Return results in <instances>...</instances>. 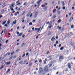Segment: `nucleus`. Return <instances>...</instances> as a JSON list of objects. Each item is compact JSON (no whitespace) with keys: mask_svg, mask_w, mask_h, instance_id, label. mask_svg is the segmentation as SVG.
<instances>
[{"mask_svg":"<svg viewBox=\"0 0 75 75\" xmlns=\"http://www.w3.org/2000/svg\"><path fill=\"white\" fill-rule=\"evenodd\" d=\"M15 4L14 3H13L10 6V10H11V11H13L12 12V13H15V11H14V10L13 9V8H14V7Z\"/></svg>","mask_w":75,"mask_h":75,"instance_id":"nucleus-1","label":"nucleus"},{"mask_svg":"<svg viewBox=\"0 0 75 75\" xmlns=\"http://www.w3.org/2000/svg\"><path fill=\"white\" fill-rule=\"evenodd\" d=\"M44 70L45 72H47L48 71V66H46L44 69Z\"/></svg>","mask_w":75,"mask_h":75,"instance_id":"nucleus-2","label":"nucleus"},{"mask_svg":"<svg viewBox=\"0 0 75 75\" xmlns=\"http://www.w3.org/2000/svg\"><path fill=\"white\" fill-rule=\"evenodd\" d=\"M43 71V70H42V68H40V69H39V71H38V73L39 74H41V72H42Z\"/></svg>","mask_w":75,"mask_h":75,"instance_id":"nucleus-3","label":"nucleus"},{"mask_svg":"<svg viewBox=\"0 0 75 75\" xmlns=\"http://www.w3.org/2000/svg\"><path fill=\"white\" fill-rule=\"evenodd\" d=\"M7 29H6V28H5L4 29V30L2 31V33H1V34H3V32H4V34H5V33H7Z\"/></svg>","mask_w":75,"mask_h":75,"instance_id":"nucleus-4","label":"nucleus"},{"mask_svg":"<svg viewBox=\"0 0 75 75\" xmlns=\"http://www.w3.org/2000/svg\"><path fill=\"white\" fill-rule=\"evenodd\" d=\"M68 66L69 68L71 69V64H70L69 63H68Z\"/></svg>","mask_w":75,"mask_h":75,"instance_id":"nucleus-5","label":"nucleus"},{"mask_svg":"<svg viewBox=\"0 0 75 75\" xmlns=\"http://www.w3.org/2000/svg\"><path fill=\"white\" fill-rule=\"evenodd\" d=\"M73 19H74V18H73V17L72 16L70 18L69 22L70 23V22H71V21H72L73 20Z\"/></svg>","mask_w":75,"mask_h":75,"instance_id":"nucleus-6","label":"nucleus"},{"mask_svg":"<svg viewBox=\"0 0 75 75\" xmlns=\"http://www.w3.org/2000/svg\"><path fill=\"white\" fill-rule=\"evenodd\" d=\"M4 10L2 9L1 10V12L0 13L1 14H3L4 13Z\"/></svg>","mask_w":75,"mask_h":75,"instance_id":"nucleus-7","label":"nucleus"},{"mask_svg":"<svg viewBox=\"0 0 75 75\" xmlns=\"http://www.w3.org/2000/svg\"><path fill=\"white\" fill-rule=\"evenodd\" d=\"M41 1H42V0H40V1H38L36 3H37V4H40V2H41Z\"/></svg>","mask_w":75,"mask_h":75,"instance_id":"nucleus-8","label":"nucleus"},{"mask_svg":"<svg viewBox=\"0 0 75 75\" xmlns=\"http://www.w3.org/2000/svg\"><path fill=\"white\" fill-rule=\"evenodd\" d=\"M37 14H38V12H37L35 13V16H34V18H36L37 17Z\"/></svg>","mask_w":75,"mask_h":75,"instance_id":"nucleus-9","label":"nucleus"},{"mask_svg":"<svg viewBox=\"0 0 75 75\" xmlns=\"http://www.w3.org/2000/svg\"><path fill=\"white\" fill-rule=\"evenodd\" d=\"M10 23V19H8L6 23L8 24V25H9V23Z\"/></svg>","mask_w":75,"mask_h":75,"instance_id":"nucleus-10","label":"nucleus"},{"mask_svg":"<svg viewBox=\"0 0 75 75\" xmlns=\"http://www.w3.org/2000/svg\"><path fill=\"white\" fill-rule=\"evenodd\" d=\"M55 40V38L54 37H52L51 39V41H54Z\"/></svg>","mask_w":75,"mask_h":75,"instance_id":"nucleus-11","label":"nucleus"},{"mask_svg":"<svg viewBox=\"0 0 75 75\" xmlns=\"http://www.w3.org/2000/svg\"><path fill=\"white\" fill-rule=\"evenodd\" d=\"M47 61V59L46 58L44 61V64H46V61Z\"/></svg>","mask_w":75,"mask_h":75,"instance_id":"nucleus-12","label":"nucleus"},{"mask_svg":"<svg viewBox=\"0 0 75 75\" xmlns=\"http://www.w3.org/2000/svg\"><path fill=\"white\" fill-rule=\"evenodd\" d=\"M4 62H5V61H4V60H3L1 62V64H2V65H3V64H4Z\"/></svg>","mask_w":75,"mask_h":75,"instance_id":"nucleus-13","label":"nucleus"},{"mask_svg":"<svg viewBox=\"0 0 75 75\" xmlns=\"http://www.w3.org/2000/svg\"><path fill=\"white\" fill-rule=\"evenodd\" d=\"M62 5H63V6H64V5H65L64 4V1H62Z\"/></svg>","mask_w":75,"mask_h":75,"instance_id":"nucleus-14","label":"nucleus"},{"mask_svg":"<svg viewBox=\"0 0 75 75\" xmlns=\"http://www.w3.org/2000/svg\"><path fill=\"white\" fill-rule=\"evenodd\" d=\"M22 35H23V33H21L18 34V36H21Z\"/></svg>","mask_w":75,"mask_h":75,"instance_id":"nucleus-15","label":"nucleus"},{"mask_svg":"<svg viewBox=\"0 0 75 75\" xmlns=\"http://www.w3.org/2000/svg\"><path fill=\"white\" fill-rule=\"evenodd\" d=\"M44 11H46V10H47V7H45L44 9Z\"/></svg>","mask_w":75,"mask_h":75,"instance_id":"nucleus-16","label":"nucleus"},{"mask_svg":"<svg viewBox=\"0 0 75 75\" xmlns=\"http://www.w3.org/2000/svg\"><path fill=\"white\" fill-rule=\"evenodd\" d=\"M16 21H17L16 20H15V21L13 22V24H16Z\"/></svg>","mask_w":75,"mask_h":75,"instance_id":"nucleus-17","label":"nucleus"},{"mask_svg":"<svg viewBox=\"0 0 75 75\" xmlns=\"http://www.w3.org/2000/svg\"><path fill=\"white\" fill-rule=\"evenodd\" d=\"M10 62H7L6 63V65H10Z\"/></svg>","mask_w":75,"mask_h":75,"instance_id":"nucleus-18","label":"nucleus"},{"mask_svg":"<svg viewBox=\"0 0 75 75\" xmlns=\"http://www.w3.org/2000/svg\"><path fill=\"white\" fill-rule=\"evenodd\" d=\"M40 29H41V28H39L38 29V31H37V32L38 33L40 32Z\"/></svg>","mask_w":75,"mask_h":75,"instance_id":"nucleus-19","label":"nucleus"},{"mask_svg":"<svg viewBox=\"0 0 75 75\" xmlns=\"http://www.w3.org/2000/svg\"><path fill=\"white\" fill-rule=\"evenodd\" d=\"M2 45H3V44H1V43H0V50H1V47H1V46H2Z\"/></svg>","mask_w":75,"mask_h":75,"instance_id":"nucleus-20","label":"nucleus"},{"mask_svg":"<svg viewBox=\"0 0 75 75\" xmlns=\"http://www.w3.org/2000/svg\"><path fill=\"white\" fill-rule=\"evenodd\" d=\"M59 59H63V57L62 56H61L59 58Z\"/></svg>","mask_w":75,"mask_h":75,"instance_id":"nucleus-21","label":"nucleus"},{"mask_svg":"<svg viewBox=\"0 0 75 75\" xmlns=\"http://www.w3.org/2000/svg\"><path fill=\"white\" fill-rule=\"evenodd\" d=\"M39 61L40 63H42V60L41 59H40Z\"/></svg>","mask_w":75,"mask_h":75,"instance_id":"nucleus-22","label":"nucleus"},{"mask_svg":"<svg viewBox=\"0 0 75 75\" xmlns=\"http://www.w3.org/2000/svg\"><path fill=\"white\" fill-rule=\"evenodd\" d=\"M61 21H62L61 20V19H60V20H59L57 22H58V23H59V22H61Z\"/></svg>","mask_w":75,"mask_h":75,"instance_id":"nucleus-23","label":"nucleus"},{"mask_svg":"<svg viewBox=\"0 0 75 75\" xmlns=\"http://www.w3.org/2000/svg\"><path fill=\"white\" fill-rule=\"evenodd\" d=\"M0 42H3V39L2 38H0Z\"/></svg>","mask_w":75,"mask_h":75,"instance_id":"nucleus-24","label":"nucleus"},{"mask_svg":"<svg viewBox=\"0 0 75 75\" xmlns=\"http://www.w3.org/2000/svg\"><path fill=\"white\" fill-rule=\"evenodd\" d=\"M7 21H5V22H4L3 23H2V24L3 25H4V24H5L6 23V22Z\"/></svg>","mask_w":75,"mask_h":75,"instance_id":"nucleus-25","label":"nucleus"},{"mask_svg":"<svg viewBox=\"0 0 75 75\" xmlns=\"http://www.w3.org/2000/svg\"><path fill=\"white\" fill-rule=\"evenodd\" d=\"M24 43H23L21 45V47H23V46H24Z\"/></svg>","mask_w":75,"mask_h":75,"instance_id":"nucleus-26","label":"nucleus"},{"mask_svg":"<svg viewBox=\"0 0 75 75\" xmlns=\"http://www.w3.org/2000/svg\"><path fill=\"white\" fill-rule=\"evenodd\" d=\"M23 62V61L22 60L21 61L19 62V64H20H20H21V63H22V62Z\"/></svg>","mask_w":75,"mask_h":75,"instance_id":"nucleus-27","label":"nucleus"},{"mask_svg":"<svg viewBox=\"0 0 75 75\" xmlns=\"http://www.w3.org/2000/svg\"><path fill=\"white\" fill-rule=\"evenodd\" d=\"M50 34H51V32H49L48 34V35H50Z\"/></svg>","mask_w":75,"mask_h":75,"instance_id":"nucleus-28","label":"nucleus"},{"mask_svg":"<svg viewBox=\"0 0 75 75\" xmlns=\"http://www.w3.org/2000/svg\"><path fill=\"white\" fill-rule=\"evenodd\" d=\"M29 25H33V23H32L30 22L29 23Z\"/></svg>","mask_w":75,"mask_h":75,"instance_id":"nucleus-29","label":"nucleus"},{"mask_svg":"<svg viewBox=\"0 0 75 75\" xmlns=\"http://www.w3.org/2000/svg\"><path fill=\"white\" fill-rule=\"evenodd\" d=\"M52 63H51L50 64H49V67H51L52 66Z\"/></svg>","mask_w":75,"mask_h":75,"instance_id":"nucleus-30","label":"nucleus"},{"mask_svg":"<svg viewBox=\"0 0 75 75\" xmlns=\"http://www.w3.org/2000/svg\"><path fill=\"white\" fill-rule=\"evenodd\" d=\"M4 68V66H1L0 68V69H3Z\"/></svg>","mask_w":75,"mask_h":75,"instance_id":"nucleus-31","label":"nucleus"},{"mask_svg":"<svg viewBox=\"0 0 75 75\" xmlns=\"http://www.w3.org/2000/svg\"><path fill=\"white\" fill-rule=\"evenodd\" d=\"M60 13H61V11H59V12H58V15H59V14H60Z\"/></svg>","mask_w":75,"mask_h":75,"instance_id":"nucleus-32","label":"nucleus"},{"mask_svg":"<svg viewBox=\"0 0 75 75\" xmlns=\"http://www.w3.org/2000/svg\"><path fill=\"white\" fill-rule=\"evenodd\" d=\"M14 54V51H13V52H12L11 53V55H13Z\"/></svg>","mask_w":75,"mask_h":75,"instance_id":"nucleus-33","label":"nucleus"},{"mask_svg":"<svg viewBox=\"0 0 75 75\" xmlns=\"http://www.w3.org/2000/svg\"><path fill=\"white\" fill-rule=\"evenodd\" d=\"M30 13H28L27 15H26V16L28 17L30 16Z\"/></svg>","mask_w":75,"mask_h":75,"instance_id":"nucleus-34","label":"nucleus"},{"mask_svg":"<svg viewBox=\"0 0 75 75\" xmlns=\"http://www.w3.org/2000/svg\"><path fill=\"white\" fill-rule=\"evenodd\" d=\"M63 48H64V47H61L60 48V50H63Z\"/></svg>","mask_w":75,"mask_h":75,"instance_id":"nucleus-35","label":"nucleus"},{"mask_svg":"<svg viewBox=\"0 0 75 75\" xmlns=\"http://www.w3.org/2000/svg\"><path fill=\"white\" fill-rule=\"evenodd\" d=\"M32 65V63H30L29 65V67H30L31 66V65Z\"/></svg>","mask_w":75,"mask_h":75,"instance_id":"nucleus-36","label":"nucleus"},{"mask_svg":"<svg viewBox=\"0 0 75 75\" xmlns=\"http://www.w3.org/2000/svg\"><path fill=\"white\" fill-rule=\"evenodd\" d=\"M27 60H25L24 62V64H25V63L27 62Z\"/></svg>","mask_w":75,"mask_h":75,"instance_id":"nucleus-37","label":"nucleus"},{"mask_svg":"<svg viewBox=\"0 0 75 75\" xmlns=\"http://www.w3.org/2000/svg\"><path fill=\"white\" fill-rule=\"evenodd\" d=\"M56 17V15H54L53 17V18H55Z\"/></svg>","mask_w":75,"mask_h":75,"instance_id":"nucleus-38","label":"nucleus"},{"mask_svg":"<svg viewBox=\"0 0 75 75\" xmlns=\"http://www.w3.org/2000/svg\"><path fill=\"white\" fill-rule=\"evenodd\" d=\"M8 25L7 24H6L4 25L5 27H7L8 26Z\"/></svg>","mask_w":75,"mask_h":75,"instance_id":"nucleus-39","label":"nucleus"},{"mask_svg":"<svg viewBox=\"0 0 75 75\" xmlns=\"http://www.w3.org/2000/svg\"><path fill=\"white\" fill-rule=\"evenodd\" d=\"M62 8H63V10H65V7H63Z\"/></svg>","mask_w":75,"mask_h":75,"instance_id":"nucleus-40","label":"nucleus"},{"mask_svg":"<svg viewBox=\"0 0 75 75\" xmlns=\"http://www.w3.org/2000/svg\"><path fill=\"white\" fill-rule=\"evenodd\" d=\"M25 19V17L23 18L22 19V21L24 20V19Z\"/></svg>","mask_w":75,"mask_h":75,"instance_id":"nucleus-41","label":"nucleus"},{"mask_svg":"<svg viewBox=\"0 0 75 75\" xmlns=\"http://www.w3.org/2000/svg\"><path fill=\"white\" fill-rule=\"evenodd\" d=\"M26 4H27V2H25V3H24V4H23V6H25V5Z\"/></svg>","mask_w":75,"mask_h":75,"instance_id":"nucleus-42","label":"nucleus"},{"mask_svg":"<svg viewBox=\"0 0 75 75\" xmlns=\"http://www.w3.org/2000/svg\"><path fill=\"white\" fill-rule=\"evenodd\" d=\"M69 34H68L67 36H65V37H68L69 36Z\"/></svg>","mask_w":75,"mask_h":75,"instance_id":"nucleus-43","label":"nucleus"},{"mask_svg":"<svg viewBox=\"0 0 75 75\" xmlns=\"http://www.w3.org/2000/svg\"><path fill=\"white\" fill-rule=\"evenodd\" d=\"M37 30H38V28H35V31H37Z\"/></svg>","mask_w":75,"mask_h":75,"instance_id":"nucleus-44","label":"nucleus"},{"mask_svg":"<svg viewBox=\"0 0 75 75\" xmlns=\"http://www.w3.org/2000/svg\"><path fill=\"white\" fill-rule=\"evenodd\" d=\"M51 27H52V26H49V27L48 28H49V29H50V28H51Z\"/></svg>","mask_w":75,"mask_h":75,"instance_id":"nucleus-45","label":"nucleus"},{"mask_svg":"<svg viewBox=\"0 0 75 75\" xmlns=\"http://www.w3.org/2000/svg\"><path fill=\"white\" fill-rule=\"evenodd\" d=\"M25 13V12H23V13H22V15H24V14Z\"/></svg>","mask_w":75,"mask_h":75,"instance_id":"nucleus-46","label":"nucleus"},{"mask_svg":"<svg viewBox=\"0 0 75 75\" xmlns=\"http://www.w3.org/2000/svg\"><path fill=\"white\" fill-rule=\"evenodd\" d=\"M54 4V1H53L52 3V4Z\"/></svg>","mask_w":75,"mask_h":75,"instance_id":"nucleus-47","label":"nucleus"},{"mask_svg":"<svg viewBox=\"0 0 75 75\" xmlns=\"http://www.w3.org/2000/svg\"><path fill=\"white\" fill-rule=\"evenodd\" d=\"M25 55V54H24L22 56V57H24Z\"/></svg>","mask_w":75,"mask_h":75,"instance_id":"nucleus-48","label":"nucleus"},{"mask_svg":"<svg viewBox=\"0 0 75 75\" xmlns=\"http://www.w3.org/2000/svg\"><path fill=\"white\" fill-rule=\"evenodd\" d=\"M61 44H60L59 46V48H60V47H61Z\"/></svg>","mask_w":75,"mask_h":75,"instance_id":"nucleus-49","label":"nucleus"},{"mask_svg":"<svg viewBox=\"0 0 75 75\" xmlns=\"http://www.w3.org/2000/svg\"><path fill=\"white\" fill-rule=\"evenodd\" d=\"M3 17V16L2 15H0V18H2Z\"/></svg>","mask_w":75,"mask_h":75,"instance_id":"nucleus-50","label":"nucleus"},{"mask_svg":"<svg viewBox=\"0 0 75 75\" xmlns=\"http://www.w3.org/2000/svg\"><path fill=\"white\" fill-rule=\"evenodd\" d=\"M32 15H33V13H32L30 16V17H32Z\"/></svg>","mask_w":75,"mask_h":75,"instance_id":"nucleus-51","label":"nucleus"},{"mask_svg":"<svg viewBox=\"0 0 75 75\" xmlns=\"http://www.w3.org/2000/svg\"><path fill=\"white\" fill-rule=\"evenodd\" d=\"M61 29V27H60L59 28L58 30H60Z\"/></svg>","mask_w":75,"mask_h":75,"instance_id":"nucleus-52","label":"nucleus"},{"mask_svg":"<svg viewBox=\"0 0 75 75\" xmlns=\"http://www.w3.org/2000/svg\"><path fill=\"white\" fill-rule=\"evenodd\" d=\"M30 20H29V19H27V22H28V21H29Z\"/></svg>","mask_w":75,"mask_h":75,"instance_id":"nucleus-53","label":"nucleus"},{"mask_svg":"<svg viewBox=\"0 0 75 75\" xmlns=\"http://www.w3.org/2000/svg\"><path fill=\"white\" fill-rule=\"evenodd\" d=\"M22 23H24V21H25V20H23L22 21Z\"/></svg>","mask_w":75,"mask_h":75,"instance_id":"nucleus-54","label":"nucleus"},{"mask_svg":"<svg viewBox=\"0 0 75 75\" xmlns=\"http://www.w3.org/2000/svg\"><path fill=\"white\" fill-rule=\"evenodd\" d=\"M74 8H75V7L74 6H73L72 7V10H74Z\"/></svg>","mask_w":75,"mask_h":75,"instance_id":"nucleus-55","label":"nucleus"},{"mask_svg":"<svg viewBox=\"0 0 75 75\" xmlns=\"http://www.w3.org/2000/svg\"><path fill=\"white\" fill-rule=\"evenodd\" d=\"M8 71L9 72H10V69H9L8 70Z\"/></svg>","mask_w":75,"mask_h":75,"instance_id":"nucleus-56","label":"nucleus"},{"mask_svg":"<svg viewBox=\"0 0 75 75\" xmlns=\"http://www.w3.org/2000/svg\"><path fill=\"white\" fill-rule=\"evenodd\" d=\"M50 53V52H47V54H47V55H48V53Z\"/></svg>","mask_w":75,"mask_h":75,"instance_id":"nucleus-57","label":"nucleus"},{"mask_svg":"<svg viewBox=\"0 0 75 75\" xmlns=\"http://www.w3.org/2000/svg\"><path fill=\"white\" fill-rule=\"evenodd\" d=\"M24 37H25V35H23L22 36V38H24Z\"/></svg>","mask_w":75,"mask_h":75,"instance_id":"nucleus-58","label":"nucleus"},{"mask_svg":"<svg viewBox=\"0 0 75 75\" xmlns=\"http://www.w3.org/2000/svg\"><path fill=\"white\" fill-rule=\"evenodd\" d=\"M56 44H58V41H56Z\"/></svg>","mask_w":75,"mask_h":75,"instance_id":"nucleus-59","label":"nucleus"},{"mask_svg":"<svg viewBox=\"0 0 75 75\" xmlns=\"http://www.w3.org/2000/svg\"><path fill=\"white\" fill-rule=\"evenodd\" d=\"M71 28H74V25H72L71 26Z\"/></svg>","mask_w":75,"mask_h":75,"instance_id":"nucleus-60","label":"nucleus"},{"mask_svg":"<svg viewBox=\"0 0 75 75\" xmlns=\"http://www.w3.org/2000/svg\"><path fill=\"white\" fill-rule=\"evenodd\" d=\"M37 62H38V61L37 60H36L35 62V63H37Z\"/></svg>","mask_w":75,"mask_h":75,"instance_id":"nucleus-61","label":"nucleus"},{"mask_svg":"<svg viewBox=\"0 0 75 75\" xmlns=\"http://www.w3.org/2000/svg\"><path fill=\"white\" fill-rule=\"evenodd\" d=\"M9 72V71H8V70H7V71L6 72V74H7Z\"/></svg>","mask_w":75,"mask_h":75,"instance_id":"nucleus-62","label":"nucleus"},{"mask_svg":"<svg viewBox=\"0 0 75 75\" xmlns=\"http://www.w3.org/2000/svg\"><path fill=\"white\" fill-rule=\"evenodd\" d=\"M40 22H41V20H40L39 21H38V23H40Z\"/></svg>","mask_w":75,"mask_h":75,"instance_id":"nucleus-63","label":"nucleus"},{"mask_svg":"<svg viewBox=\"0 0 75 75\" xmlns=\"http://www.w3.org/2000/svg\"><path fill=\"white\" fill-rule=\"evenodd\" d=\"M54 47H56V46H57V45H56V44H54Z\"/></svg>","mask_w":75,"mask_h":75,"instance_id":"nucleus-64","label":"nucleus"}]
</instances>
